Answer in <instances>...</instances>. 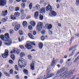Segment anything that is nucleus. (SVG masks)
Here are the masks:
<instances>
[{
	"label": "nucleus",
	"instance_id": "7",
	"mask_svg": "<svg viewBox=\"0 0 79 79\" xmlns=\"http://www.w3.org/2000/svg\"><path fill=\"white\" fill-rule=\"evenodd\" d=\"M6 0H0V6H4L6 4Z\"/></svg>",
	"mask_w": 79,
	"mask_h": 79
},
{
	"label": "nucleus",
	"instance_id": "37",
	"mask_svg": "<svg viewBox=\"0 0 79 79\" xmlns=\"http://www.w3.org/2000/svg\"><path fill=\"white\" fill-rule=\"evenodd\" d=\"M56 64L55 63V62H54V61H52V62L51 63V66H55V65Z\"/></svg>",
	"mask_w": 79,
	"mask_h": 79
},
{
	"label": "nucleus",
	"instance_id": "41",
	"mask_svg": "<svg viewBox=\"0 0 79 79\" xmlns=\"http://www.w3.org/2000/svg\"><path fill=\"white\" fill-rule=\"evenodd\" d=\"M24 9H21L20 10V14H21V15H23L24 14Z\"/></svg>",
	"mask_w": 79,
	"mask_h": 79
},
{
	"label": "nucleus",
	"instance_id": "39",
	"mask_svg": "<svg viewBox=\"0 0 79 79\" xmlns=\"http://www.w3.org/2000/svg\"><path fill=\"white\" fill-rule=\"evenodd\" d=\"M18 40H19V42H22L23 41V40H24V37H21V40H20V38H19Z\"/></svg>",
	"mask_w": 79,
	"mask_h": 79
},
{
	"label": "nucleus",
	"instance_id": "53",
	"mask_svg": "<svg viewBox=\"0 0 79 79\" xmlns=\"http://www.w3.org/2000/svg\"><path fill=\"white\" fill-rule=\"evenodd\" d=\"M41 40H45V37L44 36H42L41 37Z\"/></svg>",
	"mask_w": 79,
	"mask_h": 79
},
{
	"label": "nucleus",
	"instance_id": "46",
	"mask_svg": "<svg viewBox=\"0 0 79 79\" xmlns=\"http://www.w3.org/2000/svg\"><path fill=\"white\" fill-rule=\"evenodd\" d=\"M14 33V30H10V34H13Z\"/></svg>",
	"mask_w": 79,
	"mask_h": 79
},
{
	"label": "nucleus",
	"instance_id": "4",
	"mask_svg": "<svg viewBox=\"0 0 79 79\" xmlns=\"http://www.w3.org/2000/svg\"><path fill=\"white\" fill-rule=\"evenodd\" d=\"M66 69H68L64 67L63 68H62L60 70H58L57 72V73L55 74V76L54 78V79H55L56 77H58V76L59 74H60V73H62V72H63L65 70H66Z\"/></svg>",
	"mask_w": 79,
	"mask_h": 79
},
{
	"label": "nucleus",
	"instance_id": "24",
	"mask_svg": "<svg viewBox=\"0 0 79 79\" xmlns=\"http://www.w3.org/2000/svg\"><path fill=\"white\" fill-rule=\"evenodd\" d=\"M40 5L39 4L36 5L35 7V9H36V10H39L40 9Z\"/></svg>",
	"mask_w": 79,
	"mask_h": 79
},
{
	"label": "nucleus",
	"instance_id": "2",
	"mask_svg": "<svg viewBox=\"0 0 79 79\" xmlns=\"http://www.w3.org/2000/svg\"><path fill=\"white\" fill-rule=\"evenodd\" d=\"M4 37L5 39L4 40V44L6 45H10L12 43L11 39L10 38L9 34L6 33L4 34Z\"/></svg>",
	"mask_w": 79,
	"mask_h": 79
},
{
	"label": "nucleus",
	"instance_id": "50",
	"mask_svg": "<svg viewBox=\"0 0 79 79\" xmlns=\"http://www.w3.org/2000/svg\"><path fill=\"white\" fill-rule=\"evenodd\" d=\"M28 28L29 30H32V26L31 25L28 26Z\"/></svg>",
	"mask_w": 79,
	"mask_h": 79
},
{
	"label": "nucleus",
	"instance_id": "10",
	"mask_svg": "<svg viewBox=\"0 0 79 79\" xmlns=\"http://www.w3.org/2000/svg\"><path fill=\"white\" fill-rule=\"evenodd\" d=\"M75 72V70H73L70 71L69 73L67 75V77H71L74 74V73Z\"/></svg>",
	"mask_w": 79,
	"mask_h": 79
},
{
	"label": "nucleus",
	"instance_id": "33",
	"mask_svg": "<svg viewBox=\"0 0 79 79\" xmlns=\"http://www.w3.org/2000/svg\"><path fill=\"white\" fill-rule=\"evenodd\" d=\"M9 11L11 12L12 11H13L14 7H13V6H10L9 8Z\"/></svg>",
	"mask_w": 79,
	"mask_h": 79
},
{
	"label": "nucleus",
	"instance_id": "19",
	"mask_svg": "<svg viewBox=\"0 0 79 79\" xmlns=\"http://www.w3.org/2000/svg\"><path fill=\"white\" fill-rule=\"evenodd\" d=\"M23 25L24 27H27V22L26 21H23Z\"/></svg>",
	"mask_w": 79,
	"mask_h": 79
},
{
	"label": "nucleus",
	"instance_id": "63",
	"mask_svg": "<svg viewBox=\"0 0 79 79\" xmlns=\"http://www.w3.org/2000/svg\"><path fill=\"white\" fill-rule=\"evenodd\" d=\"M40 77H42L41 79H45V77H44V76H40Z\"/></svg>",
	"mask_w": 79,
	"mask_h": 79
},
{
	"label": "nucleus",
	"instance_id": "15",
	"mask_svg": "<svg viewBox=\"0 0 79 79\" xmlns=\"http://www.w3.org/2000/svg\"><path fill=\"white\" fill-rule=\"evenodd\" d=\"M67 73H68V71L66 70L64 73H60V76H58V77H60L61 78L63 77L65 74H67Z\"/></svg>",
	"mask_w": 79,
	"mask_h": 79
},
{
	"label": "nucleus",
	"instance_id": "59",
	"mask_svg": "<svg viewBox=\"0 0 79 79\" xmlns=\"http://www.w3.org/2000/svg\"><path fill=\"white\" fill-rule=\"evenodd\" d=\"M10 53H15V49H13V51H11L10 52Z\"/></svg>",
	"mask_w": 79,
	"mask_h": 79
},
{
	"label": "nucleus",
	"instance_id": "45",
	"mask_svg": "<svg viewBox=\"0 0 79 79\" xmlns=\"http://www.w3.org/2000/svg\"><path fill=\"white\" fill-rule=\"evenodd\" d=\"M21 6L23 8H24V7H25V3H21Z\"/></svg>",
	"mask_w": 79,
	"mask_h": 79
},
{
	"label": "nucleus",
	"instance_id": "48",
	"mask_svg": "<svg viewBox=\"0 0 79 79\" xmlns=\"http://www.w3.org/2000/svg\"><path fill=\"white\" fill-rule=\"evenodd\" d=\"M79 59V56H78L77 57V58H76V59L74 61V63H76V61H77V60H78Z\"/></svg>",
	"mask_w": 79,
	"mask_h": 79
},
{
	"label": "nucleus",
	"instance_id": "55",
	"mask_svg": "<svg viewBox=\"0 0 79 79\" xmlns=\"http://www.w3.org/2000/svg\"><path fill=\"white\" fill-rule=\"evenodd\" d=\"M66 65L68 67L69 66H71V64H69V62H67L66 63Z\"/></svg>",
	"mask_w": 79,
	"mask_h": 79
},
{
	"label": "nucleus",
	"instance_id": "38",
	"mask_svg": "<svg viewBox=\"0 0 79 79\" xmlns=\"http://www.w3.org/2000/svg\"><path fill=\"white\" fill-rule=\"evenodd\" d=\"M19 35H22L24 34V32H23L22 30H20L19 31Z\"/></svg>",
	"mask_w": 79,
	"mask_h": 79
},
{
	"label": "nucleus",
	"instance_id": "51",
	"mask_svg": "<svg viewBox=\"0 0 79 79\" xmlns=\"http://www.w3.org/2000/svg\"><path fill=\"white\" fill-rule=\"evenodd\" d=\"M28 58L29 60H31L32 59V56L31 55H29L28 56Z\"/></svg>",
	"mask_w": 79,
	"mask_h": 79
},
{
	"label": "nucleus",
	"instance_id": "44",
	"mask_svg": "<svg viewBox=\"0 0 79 79\" xmlns=\"http://www.w3.org/2000/svg\"><path fill=\"white\" fill-rule=\"evenodd\" d=\"M15 10L16 11H18L19 10V7H15Z\"/></svg>",
	"mask_w": 79,
	"mask_h": 79
},
{
	"label": "nucleus",
	"instance_id": "9",
	"mask_svg": "<svg viewBox=\"0 0 79 79\" xmlns=\"http://www.w3.org/2000/svg\"><path fill=\"white\" fill-rule=\"evenodd\" d=\"M40 13L41 14H44L45 13V8L42 7L40 10Z\"/></svg>",
	"mask_w": 79,
	"mask_h": 79
},
{
	"label": "nucleus",
	"instance_id": "56",
	"mask_svg": "<svg viewBox=\"0 0 79 79\" xmlns=\"http://www.w3.org/2000/svg\"><path fill=\"white\" fill-rule=\"evenodd\" d=\"M15 69L16 70H18V66L16 65L15 66Z\"/></svg>",
	"mask_w": 79,
	"mask_h": 79
},
{
	"label": "nucleus",
	"instance_id": "16",
	"mask_svg": "<svg viewBox=\"0 0 79 79\" xmlns=\"http://www.w3.org/2000/svg\"><path fill=\"white\" fill-rule=\"evenodd\" d=\"M19 28H20V24H18V25L15 26L14 29L15 31H17L19 29Z\"/></svg>",
	"mask_w": 79,
	"mask_h": 79
},
{
	"label": "nucleus",
	"instance_id": "5",
	"mask_svg": "<svg viewBox=\"0 0 79 79\" xmlns=\"http://www.w3.org/2000/svg\"><path fill=\"white\" fill-rule=\"evenodd\" d=\"M43 27V23L41 22H38L37 26V28L38 31H40Z\"/></svg>",
	"mask_w": 79,
	"mask_h": 79
},
{
	"label": "nucleus",
	"instance_id": "3",
	"mask_svg": "<svg viewBox=\"0 0 79 79\" xmlns=\"http://www.w3.org/2000/svg\"><path fill=\"white\" fill-rule=\"evenodd\" d=\"M31 44L33 45H35V42L33 41L32 42H31L30 41H28L27 42L26 45H25V47L27 49H31Z\"/></svg>",
	"mask_w": 79,
	"mask_h": 79
},
{
	"label": "nucleus",
	"instance_id": "40",
	"mask_svg": "<svg viewBox=\"0 0 79 79\" xmlns=\"http://www.w3.org/2000/svg\"><path fill=\"white\" fill-rule=\"evenodd\" d=\"M10 57L11 59L13 60H15V55H14L13 54L11 55L10 56Z\"/></svg>",
	"mask_w": 79,
	"mask_h": 79
},
{
	"label": "nucleus",
	"instance_id": "47",
	"mask_svg": "<svg viewBox=\"0 0 79 79\" xmlns=\"http://www.w3.org/2000/svg\"><path fill=\"white\" fill-rule=\"evenodd\" d=\"M76 5H77V6H79V0H77L76 2Z\"/></svg>",
	"mask_w": 79,
	"mask_h": 79
},
{
	"label": "nucleus",
	"instance_id": "52",
	"mask_svg": "<svg viewBox=\"0 0 79 79\" xmlns=\"http://www.w3.org/2000/svg\"><path fill=\"white\" fill-rule=\"evenodd\" d=\"M13 73V69H10V74H12Z\"/></svg>",
	"mask_w": 79,
	"mask_h": 79
},
{
	"label": "nucleus",
	"instance_id": "23",
	"mask_svg": "<svg viewBox=\"0 0 79 79\" xmlns=\"http://www.w3.org/2000/svg\"><path fill=\"white\" fill-rule=\"evenodd\" d=\"M7 10H6L5 11H3L2 13V16H6L7 15Z\"/></svg>",
	"mask_w": 79,
	"mask_h": 79
},
{
	"label": "nucleus",
	"instance_id": "17",
	"mask_svg": "<svg viewBox=\"0 0 79 79\" xmlns=\"http://www.w3.org/2000/svg\"><path fill=\"white\" fill-rule=\"evenodd\" d=\"M31 69V70H34V63L32 62L30 65Z\"/></svg>",
	"mask_w": 79,
	"mask_h": 79
},
{
	"label": "nucleus",
	"instance_id": "25",
	"mask_svg": "<svg viewBox=\"0 0 79 79\" xmlns=\"http://www.w3.org/2000/svg\"><path fill=\"white\" fill-rule=\"evenodd\" d=\"M39 48L40 49H42L43 47V44L42 43L40 42L39 44Z\"/></svg>",
	"mask_w": 79,
	"mask_h": 79
},
{
	"label": "nucleus",
	"instance_id": "43",
	"mask_svg": "<svg viewBox=\"0 0 79 79\" xmlns=\"http://www.w3.org/2000/svg\"><path fill=\"white\" fill-rule=\"evenodd\" d=\"M5 75L6 76H8V77H10V74L7 73L6 72L4 73Z\"/></svg>",
	"mask_w": 79,
	"mask_h": 79
},
{
	"label": "nucleus",
	"instance_id": "61",
	"mask_svg": "<svg viewBox=\"0 0 79 79\" xmlns=\"http://www.w3.org/2000/svg\"><path fill=\"white\" fill-rule=\"evenodd\" d=\"M56 6H57V8H60V4H57Z\"/></svg>",
	"mask_w": 79,
	"mask_h": 79
},
{
	"label": "nucleus",
	"instance_id": "27",
	"mask_svg": "<svg viewBox=\"0 0 79 79\" xmlns=\"http://www.w3.org/2000/svg\"><path fill=\"white\" fill-rule=\"evenodd\" d=\"M14 15L15 16H16V17H19L20 15V13L18 12H16L15 13Z\"/></svg>",
	"mask_w": 79,
	"mask_h": 79
},
{
	"label": "nucleus",
	"instance_id": "18",
	"mask_svg": "<svg viewBox=\"0 0 79 79\" xmlns=\"http://www.w3.org/2000/svg\"><path fill=\"white\" fill-rule=\"evenodd\" d=\"M21 52L20 49H18L17 48H14L15 53H19V52Z\"/></svg>",
	"mask_w": 79,
	"mask_h": 79
},
{
	"label": "nucleus",
	"instance_id": "62",
	"mask_svg": "<svg viewBox=\"0 0 79 79\" xmlns=\"http://www.w3.org/2000/svg\"><path fill=\"white\" fill-rule=\"evenodd\" d=\"M58 61H59L58 59H56V60H55L54 61L55 63H57V62H58Z\"/></svg>",
	"mask_w": 79,
	"mask_h": 79
},
{
	"label": "nucleus",
	"instance_id": "28",
	"mask_svg": "<svg viewBox=\"0 0 79 79\" xmlns=\"http://www.w3.org/2000/svg\"><path fill=\"white\" fill-rule=\"evenodd\" d=\"M23 72L26 74V75H28V74H29L28 73V71H27V70L26 69H24L23 70Z\"/></svg>",
	"mask_w": 79,
	"mask_h": 79
},
{
	"label": "nucleus",
	"instance_id": "21",
	"mask_svg": "<svg viewBox=\"0 0 79 79\" xmlns=\"http://www.w3.org/2000/svg\"><path fill=\"white\" fill-rule=\"evenodd\" d=\"M76 47L77 46L76 45L73 46L72 47L69 49V51L70 52V51H71V50H73V49H74V48H76Z\"/></svg>",
	"mask_w": 79,
	"mask_h": 79
},
{
	"label": "nucleus",
	"instance_id": "22",
	"mask_svg": "<svg viewBox=\"0 0 79 79\" xmlns=\"http://www.w3.org/2000/svg\"><path fill=\"white\" fill-rule=\"evenodd\" d=\"M28 35L31 39H34V37H33V35L31 33H29L28 34Z\"/></svg>",
	"mask_w": 79,
	"mask_h": 79
},
{
	"label": "nucleus",
	"instance_id": "35",
	"mask_svg": "<svg viewBox=\"0 0 79 79\" xmlns=\"http://www.w3.org/2000/svg\"><path fill=\"white\" fill-rule=\"evenodd\" d=\"M40 19V20H42L44 19V17L43 15L40 14L39 16Z\"/></svg>",
	"mask_w": 79,
	"mask_h": 79
},
{
	"label": "nucleus",
	"instance_id": "31",
	"mask_svg": "<svg viewBox=\"0 0 79 79\" xmlns=\"http://www.w3.org/2000/svg\"><path fill=\"white\" fill-rule=\"evenodd\" d=\"M75 50H76V49L73 50L71 53L70 55L69 56V57H71V56H73V55H74V53H75Z\"/></svg>",
	"mask_w": 79,
	"mask_h": 79
},
{
	"label": "nucleus",
	"instance_id": "60",
	"mask_svg": "<svg viewBox=\"0 0 79 79\" xmlns=\"http://www.w3.org/2000/svg\"><path fill=\"white\" fill-rule=\"evenodd\" d=\"M33 35H36V31H33Z\"/></svg>",
	"mask_w": 79,
	"mask_h": 79
},
{
	"label": "nucleus",
	"instance_id": "14",
	"mask_svg": "<svg viewBox=\"0 0 79 79\" xmlns=\"http://www.w3.org/2000/svg\"><path fill=\"white\" fill-rule=\"evenodd\" d=\"M47 75H44V78L45 79H47L49 78V77H48V74H49L50 73V70H47Z\"/></svg>",
	"mask_w": 79,
	"mask_h": 79
},
{
	"label": "nucleus",
	"instance_id": "42",
	"mask_svg": "<svg viewBox=\"0 0 79 79\" xmlns=\"http://www.w3.org/2000/svg\"><path fill=\"white\" fill-rule=\"evenodd\" d=\"M29 8L30 10H31V9H32V3L30 4L29 5Z\"/></svg>",
	"mask_w": 79,
	"mask_h": 79
},
{
	"label": "nucleus",
	"instance_id": "64",
	"mask_svg": "<svg viewBox=\"0 0 79 79\" xmlns=\"http://www.w3.org/2000/svg\"><path fill=\"white\" fill-rule=\"evenodd\" d=\"M15 78H16L17 79H19V76L17 75L16 76Z\"/></svg>",
	"mask_w": 79,
	"mask_h": 79
},
{
	"label": "nucleus",
	"instance_id": "12",
	"mask_svg": "<svg viewBox=\"0 0 79 79\" xmlns=\"http://www.w3.org/2000/svg\"><path fill=\"white\" fill-rule=\"evenodd\" d=\"M49 15L50 16H56V13L54 11H52L51 13L49 14Z\"/></svg>",
	"mask_w": 79,
	"mask_h": 79
},
{
	"label": "nucleus",
	"instance_id": "54",
	"mask_svg": "<svg viewBox=\"0 0 79 79\" xmlns=\"http://www.w3.org/2000/svg\"><path fill=\"white\" fill-rule=\"evenodd\" d=\"M9 62L10 64H13V61L11 60H10L9 61Z\"/></svg>",
	"mask_w": 79,
	"mask_h": 79
},
{
	"label": "nucleus",
	"instance_id": "13",
	"mask_svg": "<svg viewBox=\"0 0 79 79\" xmlns=\"http://www.w3.org/2000/svg\"><path fill=\"white\" fill-rule=\"evenodd\" d=\"M46 10L47 11H50L51 10H52V6L50 5H48V6L46 7Z\"/></svg>",
	"mask_w": 79,
	"mask_h": 79
},
{
	"label": "nucleus",
	"instance_id": "32",
	"mask_svg": "<svg viewBox=\"0 0 79 79\" xmlns=\"http://www.w3.org/2000/svg\"><path fill=\"white\" fill-rule=\"evenodd\" d=\"M4 35H0V38L3 41H5V38H4Z\"/></svg>",
	"mask_w": 79,
	"mask_h": 79
},
{
	"label": "nucleus",
	"instance_id": "1",
	"mask_svg": "<svg viewBox=\"0 0 79 79\" xmlns=\"http://www.w3.org/2000/svg\"><path fill=\"white\" fill-rule=\"evenodd\" d=\"M26 56V54L24 52H21L19 54L20 58H21L19 61L18 66L19 68H22L23 67H25L26 66V63L25 62V60L23 58Z\"/></svg>",
	"mask_w": 79,
	"mask_h": 79
},
{
	"label": "nucleus",
	"instance_id": "26",
	"mask_svg": "<svg viewBox=\"0 0 79 79\" xmlns=\"http://www.w3.org/2000/svg\"><path fill=\"white\" fill-rule=\"evenodd\" d=\"M18 24H18V23L17 22H14L12 23V25L13 26H18Z\"/></svg>",
	"mask_w": 79,
	"mask_h": 79
},
{
	"label": "nucleus",
	"instance_id": "58",
	"mask_svg": "<svg viewBox=\"0 0 79 79\" xmlns=\"http://www.w3.org/2000/svg\"><path fill=\"white\" fill-rule=\"evenodd\" d=\"M63 62H64L63 60L61 59L60 61V64H62V63H63Z\"/></svg>",
	"mask_w": 79,
	"mask_h": 79
},
{
	"label": "nucleus",
	"instance_id": "29",
	"mask_svg": "<svg viewBox=\"0 0 79 79\" xmlns=\"http://www.w3.org/2000/svg\"><path fill=\"white\" fill-rule=\"evenodd\" d=\"M56 73H51L49 75H48L49 78L52 77H53V76H54L55 75Z\"/></svg>",
	"mask_w": 79,
	"mask_h": 79
},
{
	"label": "nucleus",
	"instance_id": "8",
	"mask_svg": "<svg viewBox=\"0 0 79 79\" xmlns=\"http://www.w3.org/2000/svg\"><path fill=\"white\" fill-rule=\"evenodd\" d=\"M45 28H46V29H47L48 30H50V29L52 28V25L51 24H46L45 25Z\"/></svg>",
	"mask_w": 79,
	"mask_h": 79
},
{
	"label": "nucleus",
	"instance_id": "6",
	"mask_svg": "<svg viewBox=\"0 0 79 79\" xmlns=\"http://www.w3.org/2000/svg\"><path fill=\"white\" fill-rule=\"evenodd\" d=\"M9 51L7 49L5 50V53L2 55V56L3 58H6L8 56Z\"/></svg>",
	"mask_w": 79,
	"mask_h": 79
},
{
	"label": "nucleus",
	"instance_id": "30",
	"mask_svg": "<svg viewBox=\"0 0 79 79\" xmlns=\"http://www.w3.org/2000/svg\"><path fill=\"white\" fill-rule=\"evenodd\" d=\"M30 24L32 26H35V23L34 21H31L30 22Z\"/></svg>",
	"mask_w": 79,
	"mask_h": 79
},
{
	"label": "nucleus",
	"instance_id": "11",
	"mask_svg": "<svg viewBox=\"0 0 79 79\" xmlns=\"http://www.w3.org/2000/svg\"><path fill=\"white\" fill-rule=\"evenodd\" d=\"M39 13L38 11H36L34 13V16L35 19H37L39 18Z\"/></svg>",
	"mask_w": 79,
	"mask_h": 79
},
{
	"label": "nucleus",
	"instance_id": "49",
	"mask_svg": "<svg viewBox=\"0 0 79 79\" xmlns=\"http://www.w3.org/2000/svg\"><path fill=\"white\" fill-rule=\"evenodd\" d=\"M20 48H21V49H24V46L23 45H20L19 46Z\"/></svg>",
	"mask_w": 79,
	"mask_h": 79
},
{
	"label": "nucleus",
	"instance_id": "36",
	"mask_svg": "<svg viewBox=\"0 0 79 79\" xmlns=\"http://www.w3.org/2000/svg\"><path fill=\"white\" fill-rule=\"evenodd\" d=\"M7 19H8V18H7L6 19H2L1 20V21L2 22H3V23H4L5 22H6V21H7Z\"/></svg>",
	"mask_w": 79,
	"mask_h": 79
},
{
	"label": "nucleus",
	"instance_id": "34",
	"mask_svg": "<svg viewBox=\"0 0 79 79\" xmlns=\"http://www.w3.org/2000/svg\"><path fill=\"white\" fill-rule=\"evenodd\" d=\"M26 15L25 14L23 15L21 17V19H22V20L24 19V18L26 17Z\"/></svg>",
	"mask_w": 79,
	"mask_h": 79
},
{
	"label": "nucleus",
	"instance_id": "57",
	"mask_svg": "<svg viewBox=\"0 0 79 79\" xmlns=\"http://www.w3.org/2000/svg\"><path fill=\"white\" fill-rule=\"evenodd\" d=\"M48 32L49 34H51V35H52L53 34V32L51 31H49Z\"/></svg>",
	"mask_w": 79,
	"mask_h": 79
},
{
	"label": "nucleus",
	"instance_id": "20",
	"mask_svg": "<svg viewBox=\"0 0 79 79\" xmlns=\"http://www.w3.org/2000/svg\"><path fill=\"white\" fill-rule=\"evenodd\" d=\"M10 18L12 20H15L16 19L15 16L14 15H11L10 16Z\"/></svg>",
	"mask_w": 79,
	"mask_h": 79
}]
</instances>
